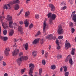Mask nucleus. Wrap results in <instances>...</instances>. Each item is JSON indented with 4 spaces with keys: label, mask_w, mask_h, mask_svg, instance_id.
<instances>
[{
    "label": "nucleus",
    "mask_w": 76,
    "mask_h": 76,
    "mask_svg": "<svg viewBox=\"0 0 76 76\" xmlns=\"http://www.w3.org/2000/svg\"><path fill=\"white\" fill-rule=\"evenodd\" d=\"M69 58H66V60H65V61L66 62H67L69 61Z\"/></svg>",
    "instance_id": "57"
},
{
    "label": "nucleus",
    "mask_w": 76,
    "mask_h": 76,
    "mask_svg": "<svg viewBox=\"0 0 76 76\" xmlns=\"http://www.w3.org/2000/svg\"><path fill=\"white\" fill-rule=\"evenodd\" d=\"M14 31L13 30H12L11 32L9 33V35L10 36H12L13 34Z\"/></svg>",
    "instance_id": "27"
},
{
    "label": "nucleus",
    "mask_w": 76,
    "mask_h": 76,
    "mask_svg": "<svg viewBox=\"0 0 76 76\" xmlns=\"http://www.w3.org/2000/svg\"><path fill=\"white\" fill-rule=\"evenodd\" d=\"M52 15V13H49V14H48L47 15L48 17V18H50Z\"/></svg>",
    "instance_id": "37"
},
{
    "label": "nucleus",
    "mask_w": 76,
    "mask_h": 76,
    "mask_svg": "<svg viewBox=\"0 0 76 76\" xmlns=\"http://www.w3.org/2000/svg\"><path fill=\"white\" fill-rule=\"evenodd\" d=\"M72 20L74 22H76V14L73 15Z\"/></svg>",
    "instance_id": "17"
},
{
    "label": "nucleus",
    "mask_w": 76,
    "mask_h": 76,
    "mask_svg": "<svg viewBox=\"0 0 76 76\" xmlns=\"http://www.w3.org/2000/svg\"><path fill=\"white\" fill-rule=\"evenodd\" d=\"M56 68L55 65H53L51 66V69L53 70H54Z\"/></svg>",
    "instance_id": "26"
},
{
    "label": "nucleus",
    "mask_w": 76,
    "mask_h": 76,
    "mask_svg": "<svg viewBox=\"0 0 76 76\" xmlns=\"http://www.w3.org/2000/svg\"><path fill=\"white\" fill-rule=\"evenodd\" d=\"M63 38V36H60L58 37V38L59 39H61Z\"/></svg>",
    "instance_id": "46"
},
{
    "label": "nucleus",
    "mask_w": 76,
    "mask_h": 76,
    "mask_svg": "<svg viewBox=\"0 0 76 76\" xmlns=\"http://www.w3.org/2000/svg\"><path fill=\"white\" fill-rule=\"evenodd\" d=\"M69 26L71 27H72L73 26V24L72 22H71L69 24Z\"/></svg>",
    "instance_id": "32"
},
{
    "label": "nucleus",
    "mask_w": 76,
    "mask_h": 76,
    "mask_svg": "<svg viewBox=\"0 0 76 76\" xmlns=\"http://www.w3.org/2000/svg\"><path fill=\"white\" fill-rule=\"evenodd\" d=\"M8 76V74L7 73H5L4 75V76Z\"/></svg>",
    "instance_id": "58"
},
{
    "label": "nucleus",
    "mask_w": 76,
    "mask_h": 76,
    "mask_svg": "<svg viewBox=\"0 0 76 76\" xmlns=\"http://www.w3.org/2000/svg\"><path fill=\"white\" fill-rule=\"evenodd\" d=\"M48 28V26L47 24V23H46L45 21H44L43 26V31L44 33H45L46 31V29Z\"/></svg>",
    "instance_id": "3"
},
{
    "label": "nucleus",
    "mask_w": 76,
    "mask_h": 76,
    "mask_svg": "<svg viewBox=\"0 0 76 76\" xmlns=\"http://www.w3.org/2000/svg\"><path fill=\"white\" fill-rule=\"evenodd\" d=\"M28 48V44L27 43H26L25 45V49L27 50Z\"/></svg>",
    "instance_id": "19"
},
{
    "label": "nucleus",
    "mask_w": 76,
    "mask_h": 76,
    "mask_svg": "<svg viewBox=\"0 0 76 76\" xmlns=\"http://www.w3.org/2000/svg\"><path fill=\"white\" fill-rule=\"evenodd\" d=\"M39 14H35V18L37 19H38L39 18Z\"/></svg>",
    "instance_id": "39"
},
{
    "label": "nucleus",
    "mask_w": 76,
    "mask_h": 76,
    "mask_svg": "<svg viewBox=\"0 0 76 76\" xmlns=\"http://www.w3.org/2000/svg\"><path fill=\"white\" fill-rule=\"evenodd\" d=\"M19 52L18 49H16L15 50L12 52V55L13 56H15Z\"/></svg>",
    "instance_id": "4"
},
{
    "label": "nucleus",
    "mask_w": 76,
    "mask_h": 76,
    "mask_svg": "<svg viewBox=\"0 0 76 76\" xmlns=\"http://www.w3.org/2000/svg\"><path fill=\"white\" fill-rule=\"evenodd\" d=\"M24 23L25 24V27H27L28 26L29 24V23L27 19H26V20H25L24 21Z\"/></svg>",
    "instance_id": "7"
},
{
    "label": "nucleus",
    "mask_w": 76,
    "mask_h": 76,
    "mask_svg": "<svg viewBox=\"0 0 76 76\" xmlns=\"http://www.w3.org/2000/svg\"><path fill=\"white\" fill-rule=\"evenodd\" d=\"M22 26H19L18 27V31L20 32L21 34H23V32H22Z\"/></svg>",
    "instance_id": "10"
},
{
    "label": "nucleus",
    "mask_w": 76,
    "mask_h": 76,
    "mask_svg": "<svg viewBox=\"0 0 76 76\" xmlns=\"http://www.w3.org/2000/svg\"><path fill=\"white\" fill-rule=\"evenodd\" d=\"M4 53L5 54L6 56H7L9 55V53L7 51H5Z\"/></svg>",
    "instance_id": "40"
},
{
    "label": "nucleus",
    "mask_w": 76,
    "mask_h": 76,
    "mask_svg": "<svg viewBox=\"0 0 76 76\" xmlns=\"http://www.w3.org/2000/svg\"><path fill=\"white\" fill-rule=\"evenodd\" d=\"M61 5H66V4L64 2H63L62 3H61Z\"/></svg>",
    "instance_id": "62"
},
{
    "label": "nucleus",
    "mask_w": 76,
    "mask_h": 76,
    "mask_svg": "<svg viewBox=\"0 0 76 76\" xmlns=\"http://www.w3.org/2000/svg\"><path fill=\"white\" fill-rule=\"evenodd\" d=\"M5 51L8 52V51H10V50L9 48H7L6 49Z\"/></svg>",
    "instance_id": "48"
},
{
    "label": "nucleus",
    "mask_w": 76,
    "mask_h": 76,
    "mask_svg": "<svg viewBox=\"0 0 76 76\" xmlns=\"http://www.w3.org/2000/svg\"><path fill=\"white\" fill-rule=\"evenodd\" d=\"M25 70V68L22 69L21 70V72L22 74H23L24 73Z\"/></svg>",
    "instance_id": "31"
},
{
    "label": "nucleus",
    "mask_w": 76,
    "mask_h": 76,
    "mask_svg": "<svg viewBox=\"0 0 76 76\" xmlns=\"http://www.w3.org/2000/svg\"><path fill=\"white\" fill-rule=\"evenodd\" d=\"M44 40L43 39H42L41 41V44H42L44 43Z\"/></svg>",
    "instance_id": "43"
},
{
    "label": "nucleus",
    "mask_w": 76,
    "mask_h": 76,
    "mask_svg": "<svg viewBox=\"0 0 76 76\" xmlns=\"http://www.w3.org/2000/svg\"><path fill=\"white\" fill-rule=\"evenodd\" d=\"M56 44H57V45H59V40L58 39H57L56 40Z\"/></svg>",
    "instance_id": "42"
},
{
    "label": "nucleus",
    "mask_w": 76,
    "mask_h": 76,
    "mask_svg": "<svg viewBox=\"0 0 76 76\" xmlns=\"http://www.w3.org/2000/svg\"><path fill=\"white\" fill-rule=\"evenodd\" d=\"M42 64L45 65L46 64V61L45 60H42Z\"/></svg>",
    "instance_id": "34"
},
{
    "label": "nucleus",
    "mask_w": 76,
    "mask_h": 76,
    "mask_svg": "<svg viewBox=\"0 0 76 76\" xmlns=\"http://www.w3.org/2000/svg\"><path fill=\"white\" fill-rule=\"evenodd\" d=\"M13 25L15 28V27L16 26V24L15 23H14Z\"/></svg>",
    "instance_id": "60"
},
{
    "label": "nucleus",
    "mask_w": 76,
    "mask_h": 76,
    "mask_svg": "<svg viewBox=\"0 0 76 76\" xmlns=\"http://www.w3.org/2000/svg\"><path fill=\"white\" fill-rule=\"evenodd\" d=\"M2 18H3V19H4L5 17H1V16H0V19L1 20H2Z\"/></svg>",
    "instance_id": "54"
},
{
    "label": "nucleus",
    "mask_w": 76,
    "mask_h": 76,
    "mask_svg": "<svg viewBox=\"0 0 76 76\" xmlns=\"http://www.w3.org/2000/svg\"><path fill=\"white\" fill-rule=\"evenodd\" d=\"M60 70L61 72L63 70V68L62 67H61L60 69Z\"/></svg>",
    "instance_id": "63"
},
{
    "label": "nucleus",
    "mask_w": 76,
    "mask_h": 76,
    "mask_svg": "<svg viewBox=\"0 0 76 76\" xmlns=\"http://www.w3.org/2000/svg\"><path fill=\"white\" fill-rule=\"evenodd\" d=\"M53 35L52 34L48 35L46 37V38L48 40H51L52 39Z\"/></svg>",
    "instance_id": "8"
},
{
    "label": "nucleus",
    "mask_w": 76,
    "mask_h": 76,
    "mask_svg": "<svg viewBox=\"0 0 76 76\" xmlns=\"http://www.w3.org/2000/svg\"><path fill=\"white\" fill-rule=\"evenodd\" d=\"M23 9H22L21 10V11H20V12L18 14V15H20L21 14V13L23 11Z\"/></svg>",
    "instance_id": "49"
},
{
    "label": "nucleus",
    "mask_w": 76,
    "mask_h": 76,
    "mask_svg": "<svg viewBox=\"0 0 76 76\" xmlns=\"http://www.w3.org/2000/svg\"><path fill=\"white\" fill-rule=\"evenodd\" d=\"M22 60V58H20L18 59L17 62L18 64L19 65L21 63Z\"/></svg>",
    "instance_id": "15"
},
{
    "label": "nucleus",
    "mask_w": 76,
    "mask_h": 76,
    "mask_svg": "<svg viewBox=\"0 0 76 76\" xmlns=\"http://www.w3.org/2000/svg\"><path fill=\"white\" fill-rule=\"evenodd\" d=\"M71 47L70 44L69 43L65 44V47L66 49H67Z\"/></svg>",
    "instance_id": "11"
},
{
    "label": "nucleus",
    "mask_w": 76,
    "mask_h": 76,
    "mask_svg": "<svg viewBox=\"0 0 76 76\" xmlns=\"http://www.w3.org/2000/svg\"><path fill=\"white\" fill-rule=\"evenodd\" d=\"M58 32L60 35L64 33V30L62 29L61 25L59 26V28L58 30Z\"/></svg>",
    "instance_id": "2"
},
{
    "label": "nucleus",
    "mask_w": 76,
    "mask_h": 76,
    "mask_svg": "<svg viewBox=\"0 0 76 76\" xmlns=\"http://www.w3.org/2000/svg\"><path fill=\"white\" fill-rule=\"evenodd\" d=\"M2 26L3 28H8V26H7V24L6 23H2Z\"/></svg>",
    "instance_id": "12"
},
{
    "label": "nucleus",
    "mask_w": 76,
    "mask_h": 76,
    "mask_svg": "<svg viewBox=\"0 0 76 76\" xmlns=\"http://www.w3.org/2000/svg\"><path fill=\"white\" fill-rule=\"evenodd\" d=\"M41 34V32L40 31H38V32L37 33V34L36 35L35 37H37V36Z\"/></svg>",
    "instance_id": "30"
},
{
    "label": "nucleus",
    "mask_w": 76,
    "mask_h": 76,
    "mask_svg": "<svg viewBox=\"0 0 76 76\" xmlns=\"http://www.w3.org/2000/svg\"><path fill=\"white\" fill-rule=\"evenodd\" d=\"M69 63L71 64V65H72L73 63V61L72 60V59L71 58H70L69 60Z\"/></svg>",
    "instance_id": "21"
},
{
    "label": "nucleus",
    "mask_w": 76,
    "mask_h": 76,
    "mask_svg": "<svg viewBox=\"0 0 76 76\" xmlns=\"http://www.w3.org/2000/svg\"><path fill=\"white\" fill-rule=\"evenodd\" d=\"M21 58L22 60H27L28 59V57L26 56H23L21 57Z\"/></svg>",
    "instance_id": "23"
},
{
    "label": "nucleus",
    "mask_w": 76,
    "mask_h": 76,
    "mask_svg": "<svg viewBox=\"0 0 76 76\" xmlns=\"http://www.w3.org/2000/svg\"><path fill=\"white\" fill-rule=\"evenodd\" d=\"M19 23L21 25H22L23 24V21H20Z\"/></svg>",
    "instance_id": "56"
},
{
    "label": "nucleus",
    "mask_w": 76,
    "mask_h": 76,
    "mask_svg": "<svg viewBox=\"0 0 76 76\" xmlns=\"http://www.w3.org/2000/svg\"><path fill=\"white\" fill-rule=\"evenodd\" d=\"M71 30H72V33H73L75 31V29L73 28L71 29Z\"/></svg>",
    "instance_id": "50"
},
{
    "label": "nucleus",
    "mask_w": 76,
    "mask_h": 76,
    "mask_svg": "<svg viewBox=\"0 0 76 76\" xmlns=\"http://www.w3.org/2000/svg\"><path fill=\"white\" fill-rule=\"evenodd\" d=\"M66 8V6H64L63 8H62V9L63 10H65Z\"/></svg>",
    "instance_id": "51"
},
{
    "label": "nucleus",
    "mask_w": 76,
    "mask_h": 76,
    "mask_svg": "<svg viewBox=\"0 0 76 76\" xmlns=\"http://www.w3.org/2000/svg\"><path fill=\"white\" fill-rule=\"evenodd\" d=\"M13 23V22L12 21H10V22H9V26L11 28H13L14 27V26H12V24Z\"/></svg>",
    "instance_id": "18"
},
{
    "label": "nucleus",
    "mask_w": 76,
    "mask_h": 76,
    "mask_svg": "<svg viewBox=\"0 0 76 76\" xmlns=\"http://www.w3.org/2000/svg\"><path fill=\"white\" fill-rule=\"evenodd\" d=\"M42 55H43L44 53V51L43 50L42 52Z\"/></svg>",
    "instance_id": "64"
},
{
    "label": "nucleus",
    "mask_w": 76,
    "mask_h": 76,
    "mask_svg": "<svg viewBox=\"0 0 76 76\" xmlns=\"http://www.w3.org/2000/svg\"><path fill=\"white\" fill-rule=\"evenodd\" d=\"M0 38L3 41H6L8 39V38L7 37H3L1 36L0 35Z\"/></svg>",
    "instance_id": "9"
},
{
    "label": "nucleus",
    "mask_w": 76,
    "mask_h": 76,
    "mask_svg": "<svg viewBox=\"0 0 76 76\" xmlns=\"http://www.w3.org/2000/svg\"><path fill=\"white\" fill-rule=\"evenodd\" d=\"M49 6L51 8V11H53L55 10V7L54 5L53 4H50L49 5Z\"/></svg>",
    "instance_id": "5"
},
{
    "label": "nucleus",
    "mask_w": 76,
    "mask_h": 76,
    "mask_svg": "<svg viewBox=\"0 0 76 76\" xmlns=\"http://www.w3.org/2000/svg\"><path fill=\"white\" fill-rule=\"evenodd\" d=\"M12 19V17L10 15H7V17L6 18V20L8 21H10Z\"/></svg>",
    "instance_id": "14"
},
{
    "label": "nucleus",
    "mask_w": 76,
    "mask_h": 76,
    "mask_svg": "<svg viewBox=\"0 0 76 76\" xmlns=\"http://www.w3.org/2000/svg\"><path fill=\"white\" fill-rule=\"evenodd\" d=\"M70 4H73V2L72 0H70Z\"/></svg>",
    "instance_id": "61"
},
{
    "label": "nucleus",
    "mask_w": 76,
    "mask_h": 76,
    "mask_svg": "<svg viewBox=\"0 0 76 76\" xmlns=\"http://www.w3.org/2000/svg\"><path fill=\"white\" fill-rule=\"evenodd\" d=\"M2 65L3 66H5L6 65V64L5 62L3 61L2 63Z\"/></svg>",
    "instance_id": "47"
},
{
    "label": "nucleus",
    "mask_w": 76,
    "mask_h": 76,
    "mask_svg": "<svg viewBox=\"0 0 76 76\" xmlns=\"http://www.w3.org/2000/svg\"><path fill=\"white\" fill-rule=\"evenodd\" d=\"M37 55V52L35 51H34L32 52V55L33 56H34V57L36 56Z\"/></svg>",
    "instance_id": "25"
},
{
    "label": "nucleus",
    "mask_w": 76,
    "mask_h": 76,
    "mask_svg": "<svg viewBox=\"0 0 76 76\" xmlns=\"http://www.w3.org/2000/svg\"><path fill=\"white\" fill-rule=\"evenodd\" d=\"M7 31L6 30H4L3 31V34L4 35H6L7 34Z\"/></svg>",
    "instance_id": "36"
},
{
    "label": "nucleus",
    "mask_w": 76,
    "mask_h": 76,
    "mask_svg": "<svg viewBox=\"0 0 76 76\" xmlns=\"http://www.w3.org/2000/svg\"><path fill=\"white\" fill-rule=\"evenodd\" d=\"M62 55H58L57 56V58H62Z\"/></svg>",
    "instance_id": "41"
},
{
    "label": "nucleus",
    "mask_w": 76,
    "mask_h": 76,
    "mask_svg": "<svg viewBox=\"0 0 76 76\" xmlns=\"http://www.w3.org/2000/svg\"><path fill=\"white\" fill-rule=\"evenodd\" d=\"M20 3V1L19 0H16V1L13 0V1H11L10 4L11 5L14 4L15 3L19 4Z\"/></svg>",
    "instance_id": "6"
},
{
    "label": "nucleus",
    "mask_w": 76,
    "mask_h": 76,
    "mask_svg": "<svg viewBox=\"0 0 76 76\" xmlns=\"http://www.w3.org/2000/svg\"><path fill=\"white\" fill-rule=\"evenodd\" d=\"M7 5L8 6V9H11V7H10V4H7Z\"/></svg>",
    "instance_id": "53"
},
{
    "label": "nucleus",
    "mask_w": 76,
    "mask_h": 76,
    "mask_svg": "<svg viewBox=\"0 0 76 76\" xmlns=\"http://www.w3.org/2000/svg\"><path fill=\"white\" fill-rule=\"evenodd\" d=\"M3 58V56H0V61H2V59Z\"/></svg>",
    "instance_id": "59"
},
{
    "label": "nucleus",
    "mask_w": 76,
    "mask_h": 76,
    "mask_svg": "<svg viewBox=\"0 0 76 76\" xmlns=\"http://www.w3.org/2000/svg\"><path fill=\"white\" fill-rule=\"evenodd\" d=\"M40 39H37L35 40L33 42V43L34 44H36L39 41Z\"/></svg>",
    "instance_id": "16"
},
{
    "label": "nucleus",
    "mask_w": 76,
    "mask_h": 76,
    "mask_svg": "<svg viewBox=\"0 0 76 76\" xmlns=\"http://www.w3.org/2000/svg\"><path fill=\"white\" fill-rule=\"evenodd\" d=\"M56 15L55 14H53L51 16V19L53 20H55L56 18Z\"/></svg>",
    "instance_id": "20"
},
{
    "label": "nucleus",
    "mask_w": 76,
    "mask_h": 76,
    "mask_svg": "<svg viewBox=\"0 0 76 76\" xmlns=\"http://www.w3.org/2000/svg\"><path fill=\"white\" fill-rule=\"evenodd\" d=\"M29 14V11H27L26 12H25V17L28 16Z\"/></svg>",
    "instance_id": "24"
},
{
    "label": "nucleus",
    "mask_w": 76,
    "mask_h": 76,
    "mask_svg": "<svg viewBox=\"0 0 76 76\" xmlns=\"http://www.w3.org/2000/svg\"><path fill=\"white\" fill-rule=\"evenodd\" d=\"M42 73V69L41 68L39 70V75H41V73Z\"/></svg>",
    "instance_id": "35"
},
{
    "label": "nucleus",
    "mask_w": 76,
    "mask_h": 76,
    "mask_svg": "<svg viewBox=\"0 0 76 76\" xmlns=\"http://www.w3.org/2000/svg\"><path fill=\"white\" fill-rule=\"evenodd\" d=\"M29 67L30 68L29 72V76H33V70L34 68V65L32 63L30 64H29Z\"/></svg>",
    "instance_id": "1"
},
{
    "label": "nucleus",
    "mask_w": 76,
    "mask_h": 76,
    "mask_svg": "<svg viewBox=\"0 0 76 76\" xmlns=\"http://www.w3.org/2000/svg\"><path fill=\"white\" fill-rule=\"evenodd\" d=\"M19 8L20 7L19 5L18 4H16L14 7V9L15 10H17L19 9Z\"/></svg>",
    "instance_id": "13"
},
{
    "label": "nucleus",
    "mask_w": 76,
    "mask_h": 76,
    "mask_svg": "<svg viewBox=\"0 0 76 76\" xmlns=\"http://www.w3.org/2000/svg\"><path fill=\"white\" fill-rule=\"evenodd\" d=\"M75 49L72 48V52L71 53V54L74 55L75 54Z\"/></svg>",
    "instance_id": "22"
},
{
    "label": "nucleus",
    "mask_w": 76,
    "mask_h": 76,
    "mask_svg": "<svg viewBox=\"0 0 76 76\" xmlns=\"http://www.w3.org/2000/svg\"><path fill=\"white\" fill-rule=\"evenodd\" d=\"M3 9L7 10L8 9V7L6 6V5H4L3 7Z\"/></svg>",
    "instance_id": "33"
},
{
    "label": "nucleus",
    "mask_w": 76,
    "mask_h": 76,
    "mask_svg": "<svg viewBox=\"0 0 76 76\" xmlns=\"http://www.w3.org/2000/svg\"><path fill=\"white\" fill-rule=\"evenodd\" d=\"M52 21L53 19L50 18V19L49 20V23L50 24H52L53 23Z\"/></svg>",
    "instance_id": "29"
},
{
    "label": "nucleus",
    "mask_w": 76,
    "mask_h": 76,
    "mask_svg": "<svg viewBox=\"0 0 76 76\" xmlns=\"http://www.w3.org/2000/svg\"><path fill=\"white\" fill-rule=\"evenodd\" d=\"M63 67L64 68V72H66L67 71V69L66 67L65 66H63Z\"/></svg>",
    "instance_id": "28"
},
{
    "label": "nucleus",
    "mask_w": 76,
    "mask_h": 76,
    "mask_svg": "<svg viewBox=\"0 0 76 76\" xmlns=\"http://www.w3.org/2000/svg\"><path fill=\"white\" fill-rule=\"evenodd\" d=\"M45 57H46V58H47V56H48V53H45Z\"/></svg>",
    "instance_id": "52"
},
{
    "label": "nucleus",
    "mask_w": 76,
    "mask_h": 76,
    "mask_svg": "<svg viewBox=\"0 0 76 76\" xmlns=\"http://www.w3.org/2000/svg\"><path fill=\"white\" fill-rule=\"evenodd\" d=\"M33 26V24H30L29 26V28H32Z\"/></svg>",
    "instance_id": "44"
},
{
    "label": "nucleus",
    "mask_w": 76,
    "mask_h": 76,
    "mask_svg": "<svg viewBox=\"0 0 76 76\" xmlns=\"http://www.w3.org/2000/svg\"><path fill=\"white\" fill-rule=\"evenodd\" d=\"M69 74V72H67L65 73V76H68Z\"/></svg>",
    "instance_id": "38"
},
{
    "label": "nucleus",
    "mask_w": 76,
    "mask_h": 76,
    "mask_svg": "<svg viewBox=\"0 0 76 76\" xmlns=\"http://www.w3.org/2000/svg\"><path fill=\"white\" fill-rule=\"evenodd\" d=\"M23 53L22 52H20L19 54V56H20L23 54Z\"/></svg>",
    "instance_id": "55"
},
{
    "label": "nucleus",
    "mask_w": 76,
    "mask_h": 76,
    "mask_svg": "<svg viewBox=\"0 0 76 76\" xmlns=\"http://www.w3.org/2000/svg\"><path fill=\"white\" fill-rule=\"evenodd\" d=\"M57 48L58 50H59L60 49V47L59 45H57Z\"/></svg>",
    "instance_id": "45"
}]
</instances>
